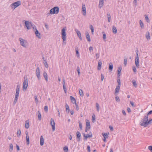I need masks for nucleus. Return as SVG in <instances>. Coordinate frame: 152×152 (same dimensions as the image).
<instances>
[{
	"label": "nucleus",
	"mask_w": 152,
	"mask_h": 152,
	"mask_svg": "<svg viewBox=\"0 0 152 152\" xmlns=\"http://www.w3.org/2000/svg\"><path fill=\"white\" fill-rule=\"evenodd\" d=\"M37 114L38 119L40 121L41 119V115L39 111H38L37 112Z\"/></svg>",
	"instance_id": "obj_29"
},
{
	"label": "nucleus",
	"mask_w": 152,
	"mask_h": 152,
	"mask_svg": "<svg viewBox=\"0 0 152 152\" xmlns=\"http://www.w3.org/2000/svg\"><path fill=\"white\" fill-rule=\"evenodd\" d=\"M86 127L88 128V129H90L91 126L89 121L87 120L86 121Z\"/></svg>",
	"instance_id": "obj_24"
},
{
	"label": "nucleus",
	"mask_w": 152,
	"mask_h": 152,
	"mask_svg": "<svg viewBox=\"0 0 152 152\" xmlns=\"http://www.w3.org/2000/svg\"><path fill=\"white\" fill-rule=\"evenodd\" d=\"M20 88V87L19 85H17L16 89V93L15 98L14 99V102H13V104H15L18 101V97L19 96V94Z\"/></svg>",
	"instance_id": "obj_2"
},
{
	"label": "nucleus",
	"mask_w": 152,
	"mask_h": 152,
	"mask_svg": "<svg viewBox=\"0 0 152 152\" xmlns=\"http://www.w3.org/2000/svg\"><path fill=\"white\" fill-rule=\"evenodd\" d=\"M75 31L76 32L77 34V36H78V37H79L80 40H81L82 39L81 36V34L80 32L79 31H78V30L77 29H75Z\"/></svg>",
	"instance_id": "obj_15"
},
{
	"label": "nucleus",
	"mask_w": 152,
	"mask_h": 152,
	"mask_svg": "<svg viewBox=\"0 0 152 152\" xmlns=\"http://www.w3.org/2000/svg\"><path fill=\"white\" fill-rule=\"evenodd\" d=\"M43 63L45 65V66L46 68H47L48 66L47 61L46 60H44V61L43 62Z\"/></svg>",
	"instance_id": "obj_40"
},
{
	"label": "nucleus",
	"mask_w": 152,
	"mask_h": 152,
	"mask_svg": "<svg viewBox=\"0 0 152 152\" xmlns=\"http://www.w3.org/2000/svg\"><path fill=\"white\" fill-rule=\"evenodd\" d=\"M24 79L25 80L23 84V91L26 90L28 86L27 79L26 78L25 79V77Z\"/></svg>",
	"instance_id": "obj_7"
},
{
	"label": "nucleus",
	"mask_w": 152,
	"mask_h": 152,
	"mask_svg": "<svg viewBox=\"0 0 152 152\" xmlns=\"http://www.w3.org/2000/svg\"><path fill=\"white\" fill-rule=\"evenodd\" d=\"M113 68V66L112 64L110 63L109 64V69L111 71H112Z\"/></svg>",
	"instance_id": "obj_33"
},
{
	"label": "nucleus",
	"mask_w": 152,
	"mask_h": 152,
	"mask_svg": "<svg viewBox=\"0 0 152 152\" xmlns=\"http://www.w3.org/2000/svg\"><path fill=\"white\" fill-rule=\"evenodd\" d=\"M92 120L94 121H95V115L94 114H93L92 116ZM93 122H94L93 121Z\"/></svg>",
	"instance_id": "obj_54"
},
{
	"label": "nucleus",
	"mask_w": 152,
	"mask_h": 152,
	"mask_svg": "<svg viewBox=\"0 0 152 152\" xmlns=\"http://www.w3.org/2000/svg\"><path fill=\"white\" fill-rule=\"evenodd\" d=\"M148 149L151 152H152V146H149L148 147Z\"/></svg>",
	"instance_id": "obj_57"
},
{
	"label": "nucleus",
	"mask_w": 152,
	"mask_h": 152,
	"mask_svg": "<svg viewBox=\"0 0 152 152\" xmlns=\"http://www.w3.org/2000/svg\"><path fill=\"white\" fill-rule=\"evenodd\" d=\"M133 86L135 88L137 87V84L136 83V80H133L132 81Z\"/></svg>",
	"instance_id": "obj_27"
},
{
	"label": "nucleus",
	"mask_w": 152,
	"mask_h": 152,
	"mask_svg": "<svg viewBox=\"0 0 152 152\" xmlns=\"http://www.w3.org/2000/svg\"><path fill=\"white\" fill-rule=\"evenodd\" d=\"M104 3V1H99V8H101L103 7Z\"/></svg>",
	"instance_id": "obj_26"
},
{
	"label": "nucleus",
	"mask_w": 152,
	"mask_h": 152,
	"mask_svg": "<svg viewBox=\"0 0 152 152\" xmlns=\"http://www.w3.org/2000/svg\"><path fill=\"white\" fill-rule=\"evenodd\" d=\"M19 39L20 45L24 48H26L27 44V41L20 38Z\"/></svg>",
	"instance_id": "obj_4"
},
{
	"label": "nucleus",
	"mask_w": 152,
	"mask_h": 152,
	"mask_svg": "<svg viewBox=\"0 0 152 152\" xmlns=\"http://www.w3.org/2000/svg\"><path fill=\"white\" fill-rule=\"evenodd\" d=\"M25 25L28 30L30 29L31 28V26H32L31 23L28 21H25Z\"/></svg>",
	"instance_id": "obj_11"
},
{
	"label": "nucleus",
	"mask_w": 152,
	"mask_h": 152,
	"mask_svg": "<svg viewBox=\"0 0 152 152\" xmlns=\"http://www.w3.org/2000/svg\"><path fill=\"white\" fill-rule=\"evenodd\" d=\"M96 58L97 59L99 58V53H96Z\"/></svg>",
	"instance_id": "obj_63"
},
{
	"label": "nucleus",
	"mask_w": 152,
	"mask_h": 152,
	"mask_svg": "<svg viewBox=\"0 0 152 152\" xmlns=\"http://www.w3.org/2000/svg\"><path fill=\"white\" fill-rule=\"evenodd\" d=\"M121 69H122V68L121 67H119L118 68V74H120L121 73Z\"/></svg>",
	"instance_id": "obj_47"
},
{
	"label": "nucleus",
	"mask_w": 152,
	"mask_h": 152,
	"mask_svg": "<svg viewBox=\"0 0 152 152\" xmlns=\"http://www.w3.org/2000/svg\"><path fill=\"white\" fill-rule=\"evenodd\" d=\"M70 99L73 104H75L76 103V100L75 98L72 96H70Z\"/></svg>",
	"instance_id": "obj_25"
},
{
	"label": "nucleus",
	"mask_w": 152,
	"mask_h": 152,
	"mask_svg": "<svg viewBox=\"0 0 152 152\" xmlns=\"http://www.w3.org/2000/svg\"><path fill=\"white\" fill-rule=\"evenodd\" d=\"M83 136L85 137V139H87L88 137H92V134L91 133V134H87L86 135L85 134L83 133Z\"/></svg>",
	"instance_id": "obj_22"
},
{
	"label": "nucleus",
	"mask_w": 152,
	"mask_h": 152,
	"mask_svg": "<svg viewBox=\"0 0 152 152\" xmlns=\"http://www.w3.org/2000/svg\"><path fill=\"white\" fill-rule=\"evenodd\" d=\"M102 33L103 34V39L105 41V40L106 39V34L105 33H104V31H103L102 32Z\"/></svg>",
	"instance_id": "obj_39"
},
{
	"label": "nucleus",
	"mask_w": 152,
	"mask_h": 152,
	"mask_svg": "<svg viewBox=\"0 0 152 152\" xmlns=\"http://www.w3.org/2000/svg\"><path fill=\"white\" fill-rule=\"evenodd\" d=\"M135 63L136 65V67L137 68H139V58L138 56L136 57H135Z\"/></svg>",
	"instance_id": "obj_10"
},
{
	"label": "nucleus",
	"mask_w": 152,
	"mask_h": 152,
	"mask_svg": "<svg viewBox=\"0 0 152 152\" xmlns=\"http://www.w3.org/2000/svg\"><path fill=\"white\" fill-rule=\"evenodd\" d=\"M140 27L142 28H144V24L141 20H140Z\"/></svg>",
	"instance_id": "obj_38"
},
{
	"label": "nucleus",
	"mask_w": 152,
	"mask_h": 152,
	"mask_svg": "<svg viewBox=\"0 0 152 152\" xmlns=\"http://www.w3.org/2000/svg\"><path fill=\"white\" fill-rule=\"evenodd\" d=\"M75 50H76V53L77 54V57H79V56H80V54H79V52H78V48L77 47H76L75 48Z\"/></svg>",
	"instance_id": "obj_34"
},
{
	"label": "nucleus",
	"mask_w": 152,
	"mask_h": 152,
	"mask_svg": "<svg viewBox=\"0 0 152 152\" xmlns=\"http://www.w3.org/2000/svg\"><path fill=\"white\" fill-rule=\"evenodd\" d=\"M82 10L83 15L84 16H85L86 15V6L84 4H82Z\"/></svg>",
	"instance_id": "obj_12"
},
{
	"label": "nucleus",
	"mask_w": 152,
	"mask_h": 152,
	"mask_svg": "<svg viewBox=\"0 0 152 152\" xmlns=\"http://www.w3.org/2000/svg\"><path fill=\"white\" fill-rule=\"evenodd\" d=\"M34 98H35V102H36V103H37L38 102V99H37V95H35L34 96Z\"/></svg>",
	"instance_id": "obj_52"
},
{
	"label": "nucleus",
	"mask_w": 152,
	"mask_h": 152,
	"mask_svg": "<svg viewBox=\"0 0 152 152\" xmlns=\"http://www.w3.org/2000/svg\"><path fill=\"white\" fill-rule=\"evenodd\" d=\"M120 86H116V88L115 89V94H116L117 93H118L119 91Z\"/></svg>",
	"instance_id": "obj_19"
},
{
	"label": "nucleus",
	"mask_w": 152,
	"mask_h": 152,
	"mask_svg": "<svg viewBox=\"0 0 152 152\" xmlns=\"http://www.w3.org/2000/svg\"><path fill=\"white\" fill-rule=\"evenodd\" d=\"M77 73L78 74V75H80V68L79 67H78V66L77 67Z\"/></svg>",
	"instance_id": "obj_46"
},
{
	"label": "nucleus",
	"mask_w": 152,
	"mask_h": 152,
	"mask_svg": "<svg viewBox=\"0 0 152 152\" xmlns=\"http://www.w3.org/2000/svg\"><path fill=\"white\" fill-rule=\"evenodd\" d=\"M108 21V22H110L111 20V16L110 13L107 12V13Z\"/></svg>",
	"instance_id": "obj_30"
},
{
	"label": "nucleus",
	"mask_w": 152,
	"mask_h": 152,
	"mask_svg": "<svg viewBox=\"0 0 152 152\" xmlns=\"http://www.w3.org/2000/svg\"><path fill=\"white\" fill-rule=\"evenodd\" d=\"M102 135L103 136L104 138L105 137L106 138H108V134L107 133H102Z\"/></svg>",
	"instance_id": "obj_31"
},
{
	"label": "nucleus",
	"mask_w": 152,
	"mask_h": 152,
	"mask_svg": "<svg viewBox=\"0 0 152 152\" xmlns=\"http://www.w3.org/2000/svg\"><path fill=\"white\" fill-rule=\"evenodd\" d=\"M26 141L27 145H28L29 144V136L28 135V133H26Z\"/></svg>",
	"instance_id": "obj_18"
},
{
	"label": "nucleus",
	"mask_w": 152,
	"mask_h": 152,
	"mask_svg": "<svg viewBox=\"0 0 152 152\" xmlns=\"http://www.w3.org/2000/svg\"><path fill=\"white\" fill-rule=\"evenodd\" d=\"M124 64L125 65V66H126V65L127 64V59L126 58H125L124 59Z\"/></svg>",
	"instance_id": "obj_59"
},
{
	"label": "nucleus",
	"mask_w": 152,
	"mask_h": 152,
	"mask_svg": "<svg viewBox=\"0 0 152 152\" xmlns=\"http://www.w3.org/2000/svg\"><path fill=\"white\" fill-rule=\"evenodd\" d=\"M133 3L134 4L135 6L137 5V0H134L133 1Z\"/></svg>",
	"instance_id": "obj_58"
},
{
	"label": "nucleus",
	"mask_w": 152,
	"mask_h": 152,
	"mask_svg": "<svg viewBox=\"0 0 152 152\" xmlns=\"http://www.w3.org/2000/svg\"><path fill=\"white\" fill-rule=\"evenodd\" d=\"M43 76L46 82L48 81V77L47 73L45 72H44L43 73Z\"/></svg>",
	"instance_id": "obj_17"
},
{
	"label": "nucleus",
	"mask_w": 152,
	"mask_h": 152,
	"mask_svg": "<svg viewBox=\"0 0 152 152\" xmlns=\"http://www.w3.org/2000/svg\"><path fill=\"white\" fill-rule=\"evenodd\" d=\"M36 74L39 80L41 79V77L40 76V71L39 67L38 66L36 69Z\"/></svg>",
	"instance_id": "obj_8"
},
{
	"label": "nucleus",
	"mask_w": 152,
	"mask_h": 152,
	"mask_svg": "<svg viewBox=\"0 0 152 152\" xmlns=\"http://www.w3.org/2000/svg\"><path fill=\"white\" fill-rule=\"evenodd\" d=\"M146 38L148 40H149L150 39V35L149 32H147L146 34Z\"/></svg>",
	"instance_id": "obj_28"
},
{
	"label": "nucleus",
	"mask_w": 152,
	"mask_h": 152,
	"mask_svg": "<svg viewBox=\"0 0 152 152\" xmlns=\"http://www.w3.org/2000/svg\"><path fill=\"white\" fill-rule=\"evenodd\" d=\"M36 31H35V34L36 36L39 39H40L41 37V36L40 35V34L39 33L38 30L35 28Z\"/></svg>",
	"instance_id": "obj_14"
},
{
	"label": "nucleus",
	"mask_w": 152,
	"mask_h": 152,
	"mask_svg": "<svg viewBox=\"0 0 152 152\" xmlns=\"http://www.w3.org/2000/svg\"><path fill=\"white\" fill-rule=\"evenodd\" d=\"M152 121V118H150L149 119V121H148V125L151 123V121Z\"/></svg>",
	"instance_id": "obj_62"
},
{
	"label": "nucleus",
	"mask_w": 152,
	"mask_h": 152,
	"mask_svg": "<svg viewBox=\"0 0 152 152\" xmlns=\"http://www.w3.org/2000/svg\"><path fill=\"white\" fill-rule=\"evenodd\" d=\"M75 105L76 106V110L78 111L79 110V107L77 104L76 103H75Z\"/></svg>",
	"instance_id": "obj_55"
},
{
	"label": "nucleus",
	"mask_w": 152,
	"mask_h": 152,
	"mask_svg": "<svg viewBox=\"0 0 152 152\" xmlns=\"http://www.w3.org/2000/svg\"><path fill=\"white\" fill-rule=\"evenodd\" d=\"M79 126L80 129L82 130V123L80 122H79Z\"/></svg>",
	"instance_id": "obj_51"
},
{
	"label": "nucleus",
	"mask_w": 152,
	"mask_h": 152,
	"mask_svg": "<svg viewBox=\"0 0 152 152\" xmlns=\"http://www.w3.org/2000/svg\"><path fill=\"white\" fill-rule=\"evenodd\" d=\"M63 89L65 93L66 92L67 89L66 88L65 85H63Z\"/></svg>",
	"instance_id": "obj_53"
},
{
	"label": "nucleus",
	"mask_w": 152,
	"mask_h": 152,
	"mask_svg": "<svg viewBox=\"0 0 152 152\" xmlns=\"http://www.w3.org/2000/svg\"><path fill=\"white\" fill-rule=\"evenodd\" d=\"M29 122L28 120H26L25 122V127L26 129H28L29 127Z\"/></svg>",
	"instance_id": "obj_20"
},
{
	"label": "nucleus",
	"mask_w": 152,
	"mask_h": 152,
	"mask_svg": "<svg viewBox=\"0 0 152 152\" xmlns=\"http://www.w3.org/2000/svg\"><path fill=\"white\" fill-rule=\"evenodd\" d=\"M113 33L115 34L117 33V30L116 28L114 26H113Z\"/></svg>",
	"instance_id": "obj_32"
},
{
	"label": "nucleus",
	"mask_w": 152,
	"mask_h": 152,
	"mask_svg": "<svg viewBox=\"0 0 152 152\" xmlns=\"http://www.w3.org/2000/svg\"><path fill=\"white\" fill-rule=\"evenodd\" d=\"M21 4V3L20 1H19L12 3L11 4V6L12 8H14V9H15L16 8L20 5Z\"/></svg>",
	"instance_id": "obj_6"
},
{
	"label": "nucleus",
	"mask_w": 152,
	"mask_h": 152,
	"mask_svg": "<svg viewBox=\"0 0 152 152\" xmlns=\"http://www.w3.org/2000/svg\"><path fill=\"white\" fill-rule=\"evenodd\" d=\"M133 70L134 72L136 73L137 72V70L135 67L134 66H132Z\"/></svg>",
	"instance_id": "obj_48"
},
{
	"label": "nucleus",
	"mask_w": 152,
	"mask_h": 152,
	"mask_svg": "<svg viewBox=\"0 0 152 152\" xmlns=\"http://www.w3.org/2000/svg\"><path fill=\"white\" fill-rule=\"evenodd\" d=\"M21 134V131L20 129H19L17 131V135L18 137H19L20 135Z\"/></svg>",
	"instance_id": "obj_43"
},
{
	"label": "nucleus",
	"mask_w": 152,
	"mask_h": 152,
	"mask_svg": "<svg viewBox=\"0 0 152 152\" xmlns=\"http://www.w3.org/2000/svg\"><path fill=\"white\" fill-rule=\"evenodd\" d=\"M117 83H118V86H121V80H120V78H117Z\"/></svg>",
	"instance_id": "obj_42"
},
{
	"label": "nucleus",
	"mask_w": 152,
	"mask_h": 152,
	"mask_svg": "<svg viewBox=\"0 0 152 152\" xmlns=\"http://www.w3.org/2000/svg\"><path fill=\"white\" fill-rule=\"evenodd\" d=\"M66 29L65 28H63L61 31V37L63 40V41L64 42L66 40Z\"/></svg>",
	"instance_id": "obj_3"
},
{
	"label": "nucleus",
	"mask_w": 152,
	"mask_h": 152,
	"mask_svg": "<svg viewBox=\"0 0 152 152\" xmlns=\"http://www.w3.org/2000/svg\"><path fill=\"white\" fill-rule=\"evenodd\" d=\"M130 103L132 106V107H135V105H134L133 102L132 101L130 102Z\"/></svg>",
	"instance_id": "obj_60"
},
{
	"label": "nucleus",
	"mask_w": 152,
	"mask_h": 152,
	"mask_svg": "<svg viewBox=\"0 0 152 152\" xmlns=\"http://www.w3.org/2000/svg\"><path fill=\"white\" fill-rule=\"evenodd\" d=\"M59 8L56 7L51 9L50 10V13L51 14H58L59 11Z\"/></svg>",
	"instance_id": "obj_5"
},
{
	"label": "nucleus",
	"mask_w": 152,
	"mask_h": 152,
	"mask_svg": "<svg viewBox=\"0 0 152 152\" xmlns=\"http://www.w3.org/2000/svg\"><path fill=\"white\" fill-rule=\"evenodd\" d=\"M122 112L123 115H126V113L124 110H122Z\"/></svg>",
	"instance_id": "obj_64"
},
{
	"label": "nucleus",
	"mask_w": 152,
	"mask_h": 152,
	"mask_svg": "<svg viewBox=\"0 0 152 152\" xmlns=\"http://www.w3.org/2000/svg\"><path fill=\"white\" fill-rule=\"evenodd\" d=\"M87 151L88 152H90V147L89 145H88L87 146Z\"/></svg>",
	"instance_id": "obj_56"
},
{
	"label": "nucleus",
	"mask_w": 152,
	"mask_h": 152,
	"mask_svg": "<svg viewBox=\"0 0 152 152\" xmlns=\"http://www.w3.org/2000/svg\"><path fill=\"white\" fill-rule=\"evenodd\" d=\"M44 143V139L42 135L40 137V145L42 146L43 145Z\"/></svg>",
	"instance_id": "obj_23"
},
{
	"label": "nucleus",
	"mask_w": 152,
	"mask_h": 152,
	"mask_svg": "<svg viewBox=\"0 0 152 152\" xmlns=\"http://www.w3.org/2000/svg\"><path fill=\"white\" fill-rule=\"evenodd\" d=\"M65 106H66V110L67 111V110H68V113H69V106H68V105L67 104H66Z\"/></svg>",
	"instance_id": "obj_45"
},
{
	"label": "nucleus",
	"mask_w": 152,
	"mask_h": 152,
	"mask_svg": "<svg viewBox=\"0 0 152 152\" xmlns=\"http://www.w3.org/2000/svg\"><path fill=\"white\" fill-rule=\"evenodd\" d=\"M115 100L117 102H119L120 101V99L119 97L118 96H117L115 97Z\"/></svg>",
	"instance_id": "obj_50"
},
{
	"label": "nucleus",
	"mask_w": 152,
	"mask_h": 152,
	"mask_svg": "<svg viewBox=\"0 0 152 152\" xmlns=\"http://www.w3.org/2000/svg\"><path fill=\"white\" fill-rule=\"evenodd\" d=\"M145 17L146 21L148 23H149L150 20L148 16V15H145Z\"/></svg>",
	"instance_id": "obj_36"
},
{
	"label": "nucleus",
	"mask_w": 152,
	"mask_h": 152,
	"mask_svg": "<svg viewBox=\"0 0 152 152\" xmlns=\"http://www.w3.org/2000/svg\"><path fill=\"white\" fill-rule=\"evenodd\" d=\"M102 64V62L101 61L99 60L98 62V69L99 70H100L101 68V65Z\"/></svg>",
	"instance_id": "obj_21"
},
{
	"label": "nucleus",
	"mask_w": 152,
	"mask_h": 152,
	"mask_svg": "<svg viewBox=\"0 0 152 152\" xmlns=\"http://www.w3.org/2000/svg\"><path fill=\"white\" fill-rule=\"evenodd\" d=\"M10 148L9 149V151L10 152H12V151L13 149V146L12 143L10 144Z\"/></svg>",
	"instance_id": "obj_37"
},
{
	"label": "nucleus",
	"mask_w": 152,
	"mask_h": 152,
	"mask_svg": "<svg viewBox=\"0 0 152 152\" xmlns=\"http://www.w3.org/2000/svg\"><path fill=\"white\" fill-rule=\"evenodd\" d=\"M64 150L65 152H68V148L67 146H65L64 148Z\"/></svg>",
	"instance_id": "obj_44"
},
{
	"label": "nucleus",
	"mask_w": 152,
	"mask_h": 152,
	"mask_svg": "<svg viewBox=\"0 0 152 152\" xmlns=\"http://www.w3.org/2000/svg\"><path fill=\"white\" fill-rule=\"evenodd\" d=\"M86 37L87 39V41L89 42H90L91 40L90 36V35L88 32H86Z\"/></svg>",
	"instance_id": "obj_16"
},
{
	"label": "nucleus",
	"mask_w": 152,
	"mask_h": 152,
	"mask_svg": "<svg viewBox=\"0 0 152 152\" xmlns=\"http://www.w3.org/2000/svg\"><path fill=\"white\" fill-rule=\"evenodd\" d=\"M44 110L45 111L47 112L48 111V106H47V105L45 106L44 107Z\"/></svg>",
	"instance_id": "obj_49"
},
{
	"label": "nucleus",
	"mask_w": 152,
	"mask_h": 152,
	"mask_svg": "<svg viewBox=\"0 0 152 152\" xmlns=\"http://www.w3.org/2000/svg\"><path fill=\"white\" fill-rule=\"evenodd\" d=\"M152 114V110H151L149 111L147 115H148H148Z\"/></svg>",
	"instance_id": "obj_61"
},
{
	"label": "nucleus",
	"mask_w": 152,
	"mask_h": 152,
	"mask_svg": "<svg viewBox=\"0 0 152 152\" xmlns=\"http://www.w3.org/2000/svg\"><path fill=\"white\" fill-rule=\"evenodd\" d=\"M76 137L77 141L78 142H79L81 140V134L80 132L77 131L76 133Z\"/></svg>",
	"instance_id": "obj_13"
},
{
	"label": "nucleus",
	"mask_w": 152,
	"mask_h": 152,
	"mask_svg": "<svg viewBox=\"0 0 152 152\" xmlns=\"http://www.w3.org/2000/svg\"><path fill=\"white\" fill-rule=\"evenodd\" d=\"M148 115H145L144 118L140 122V125L146 127L148 125Z\"/></svg>",
	"instance_id": "obj_1"
},
{
	"label": "nucleus",
	"mask_w": 152,
	"mask_h": 152,
	"mask_svg": "<svg viewBox=\"0 0 152 152\" xmlns=\"http://www.w3.org/2000/svg\"><path fill=\"white\" fill-rule=\"evenodd\" d=\"M96 110L98 112L99 111V105L98 103H96Z\"/></svg>",
	"instance_id": "obj_41"
},
{
	"label": "nucleus",
	"mask_w": 152,
	"mask_h": 152,
	"mask_svg": "<svg viewBox=\"0 0 152 152\" xmlns=\"http://www.w3.org/2000/svg\"><path fill=\"white\" fill-rule=\"evenodd\" d=\"M79 91L80 95L81 96H83L84 94L83 90L81 89H80Z\"/></svg>",
	"instance_id": "obj_35"
},
{
	"label": "nucleus",
	"mask_w": 152,
	"mask_h": 152,
	"mask_svg": "<svg viewBox=\"0 0 152 152\" xmlns=\"http://www.w3.org/2000/svg\"><path fill=\"white\" fill-rule=\"evenodd\" d=\"M50 124L52 126L53 131H54L55 129V123L54 120L52 118L50 119Z\"/></svg>",
	"instance_id": "obj_9"
}]
</instances>
